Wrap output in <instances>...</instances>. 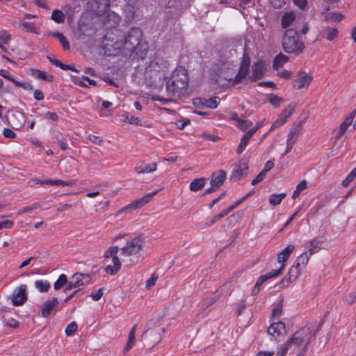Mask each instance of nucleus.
Returning <instances> with one entry per match:
<instances>
[{
    "label": "nucleus",
    "instance_id": "nucleus-54",
    "mask_svg": "<svg viewBox=\"0 0 356 356\" xmlns=\"http://www.w3.org/2000/svg\"><path fill=\"white\" fill-rule=\"evenodd\" d=\"M54 184L56 186H72L74 184L73 181H65L60 179H55Z\"/></svg>",
    "mask_w": 356,
    "mask_h": 356
},
{
    "label": "nucleus",
    "instance_id": "nucleus-37",
    "mask_svg": "<svg viewBox=\"0 0 356 356\" xmlns=\"http://www.w3.org/2000/svg\"><path fill=\"white\" fill-rule=\"evenodd\" d=\"M67 285V278L65 274H61L58 279L55 282L54 284V289L55 290H59L65 285Z\"/></svg>",
    "mask_w": 356,
    "mask_h": 356
},
{
    "label": "nucleus",
    "instance_id": "nucleus-53",
    "mask_svg": "<svg viewBox=\"0 0 356 356\" xmlns=\"http://www.w3.org/2000/svg\"><path fill=\"white\" fill-rule=\"evenodd\" d=\"M88 139L94 144H96L99 146H102L104 143V140L102 138L95 135H89Z\"/></svg>",
    "mask_w": 356,
    "mask_h": 356
},
{
    "label": "nucleus",
    "instance_id": "nucleus-11",
    "mask_svg": "<svg viewBox=\"0 0 356 356\" xmlns=\"http://www.w3.org/2000/svg\"><path fill=\"white\" fill-rule=\"evenodd\" d=\"M286 333L285 324L282 321L272 323L268 329V334L272 336L275 341H279V337Z\"/></svg>",
    "mask_w": 356,
    "mask_h": 356
},
{
    "label": "nucleus",
    "instance_id": "nucleus-1",
    "mask_svg": "<svg viewBox=\"0 0 356 356\" xmlns=\"http://www.w3.org/2000/svg\"><path fill=\"white\" fill-rule=\"evenodd\" d=\"M188 84V76L186 70L183 67H177L166 83V91L168 97H162L159 95L152 97L154 101H159L164 104L172 101V98L176 94L182 93Z\"/></svg>",
    "mask_w": 356,
    "mask_h": 356
},
{
    "label": "nucleus",
    "instance_id": "nucleus-42",
    "mask_svg": "<svg viewBox=\"0 0 356 356\" xmlns=\"http://www.w3.org/2000/svg\"><path fill=\"white\" fill-rule=\"evenodd\" d=\"M356 178V168L353 169L347 177L342 181V186L347 187Z\"/></svg>",
    "mask_w": 356,
    "mask_h": 356
},
{
    "label": "nucleus",
    "instance_id": "nucleus-35",
    "mask_svg": "<svg viewBox=\"0 0 356 356\" xmlns=\"http://www.w3.org/2000/svg\"><path fill=\"white\" fill-rule=\"evenodd\" d=\"M35 286L42 293H46L50 288V284L47 280H37L35 282Z\"/></svg>",
    "mask_w": 356,
    "mask_h": 356
},
{
    "label": "nucleus",
    "instance_id": "nucleus-36",
    "mask_svg": "<svg viewBox=\"0 0 356 356\" xmlns=\"http://www.w3.org/2000/svg\"><path fill=\"white\" fill-rule=\"evenodd\" d=\"M295 19V15L293 13H285L282 17V25L283 28L289 26Z\"/></svg>",
    "mask_w": 356,
    "mask_h": 356
},
{
    "label": "nucleus",
    "instance_id": "nucleus-64",
    "mask_svg": "<svg viewBox=\"0 0 356 356\" xmlns=\"http://www.w3.org/2000/svg\"><path fill=\"white\" fill-rule=\"evenodd\" d=\"M45 118L51 120L52 121L57 122L59 120L58 115L54 112H47L45 114Z\"/></svg>",
    "mask_w": 356,
    "mask_h": 356
},
{
    "label": "nucleus",
    "instance_id": "nucleus-60",
    "mask_svg": "<svg viewBox=\"0 0 356 356\" xmlns=\"http://www.w3.org/2000/svg\"><path fill=\"white\" fill-rule=\"evenodd\" d=\"M225 213L223 212V211H222L219 214L214 216L210 222L207 223V226H210L214 224L216 222L225 217Z\"/></svg>",
    "mask_w": 356,
    "mask_h": 356
},
{
    "label": "nucleus",
    "instance_id": "nucleus-38",
    "mask_svg": "<svg viewBox=\"0 0 356 356\" xmlns=\"http://www.w3.org/2000/svg\"><path fill=\"white\" fill-rule=\"evenodd\" d=\"M307 188V181L305 180H302L296 186V190L294 191L292 197L293 199L297 198L300 193Z\"/></svg>",
    "mask_w": 356,
    "mask_h": 356
},
{
    "label": "nucleus",
    "instance_id": "nucleus-6",
    "mask_svg": "<svg viewBox=\"0 0 356 356\" xmlns=\"http://www.w3.org/2000/svg\"><path fill=\"white\" fill-rule=\"evenodd\" d=\"M160 190H156L152 193L147 194L143 197L136 200L131 202V204L124 207L121 209H120L115 214V216H118L124 212H129L134 211L135 209H139L145 206L147 204L151 199Z\"/></svg>",
    "mask_w": 356,
    "mask_h": 356
},
{
    "label": "nucleus",
    "instance_id": "nucleus-29",
    "mask_svg": "<svg viewBox=\"0 0 356 356\" xmlns=\"http://www.w3.org/2000/svg\"><path fill=\"white\" fill-rule=\"evenodd\" d=\"M248 70L249 67L241 65L238 72L234 78V84H238L241 83L247 76Z\"/></svg>",
    "mask_w": 356,
    "mask_h": 356
},
{
    "label": "nucleus",
    "instance_id": "nucleus-44",
    "mask_svg": "<svg viewBox=\"0 0 356 356\" xmlns=\"http://www.w3.org/2000/svg\"><path fill=\"white\" fill-rule=\"evenodd\" d=\"M325 17L327 20L340 22L343 18V15L339 13H330Z\"/></svg>",
    "mask_w": 356,
    "mask_h": 356
},
{
    "label": "nucleus",
    "instance_id": "nucleus-47",
    "mask_svg": "<svg viewBox=\"0 0 356 356\" xmlns=\"http://www.w3.org/2000/svg\"><path fill=\"white\" fill-rule=\"evenodd\" d=\"M75 9H76L75 6H72L70 5H66L63 8L64 12H65L64 14L66 15L69 19H72L73 15L75 13Z\"/></svg>",
    "mask_w": 356,
    "mask_h": 356
},
{
    "label": "nucleus",
    "instance_id": "nucleus-5",
    "mask_svg": "<svg viewBox=\"0 0 356 356\" xmlns=\"http://www.w3.org/2000/svg\"><path fill=\"white\" fill-rule=\"evenodd\" d=\"M144 240L140 237H135L127 242L126 245L121 248L122 256L129 257L131 264H137L141 259V252L144 248Z\"/></svg>",
    "mask_w": 356,
    "mask_h": 356
},
{
    "label": "nucleus",
    "instance_id": "nucleus-61",
    "mask_svg": "<svg viewBox=\"0 0 356 356\" xmlns=\"http://www.w3.org/2000/svg\"><path fill=\"white\" fill-rule=\"evenodd\" d=\"M266 177V174H264V172L261 171L256 177L252 181V184L255 185L260 181H261L263 179H264Z\"/></svg>",
    "mask_w": 356,
    "mask_h": 356
},
{
    "label": "nucleus",
    "instance_id": "nucleus-52",
    "mask_svg": "<svg viewBox=\"0 0 356 356\" xmlns=\"http://www.w3.org/2000/svg\"><path fill=\"white\" fill-rule=\"evenodd\" d=\"M22 26L28 32L36 33L35 27L31 22H24L22 24Z\"/></svg>",
    "mask_w": 356,
    "mask_h": 356
},
{
    "label": "nucleus",
    "instance_id": "nucleus-31",
    "mask_svg": "<svg viewBox=\"0 0 356 356\" xmlns=\"http://www.w3.org/2000/svg\"><path fill=\"white\" fill-rule=\"evenodd\" d=\"M51 19L54 20L56 23H63L65 22V14L62 10L55 9L53 10L51 13Z\"/></svg>",
    "mask_w": 356,
    "mask_h": 356
},
{
    "label": "nucleus",
    "instance_id": "nucleus-23",
    "mask_svg": "<svg viewBox=\"0 0 356 356\" xmlns=\"http://www.w3.org/2000/svg\"><path fill=\"white\" fill-rule=\"evenodd\" d=\"M252 136V131H247L242 138L241 139V142L236 149V153L238 154H241L243 150L245 149V147L247 146L249 140Z\"/></svg>",
    "mask_w": 356,
    "mask_h": 356
},
{
    "label": "nucleus",
    "instance_id": "nucleus-27",
    "mask_svg": "<svg viewBox=\"0 0 356 356\" xmlns=\"http://www.w3.org/2000/svg\"><path fill=\"white\" fill-rule=\"evenodd\" d=\"M289 61V57L280 53L273 60V66L275 70L282 67V65Z\"/></svg>",
    "mask_w": 356,
    "mask_h": 356
},
{
    "label": "nucleus",
    "instance_id": "nucleus-2",
    "mask_svg": "<svg viewBox=\"0 0 356 356\" xmlns=\"http://www.w3.org/2000/svg\"><path fill=\"white\" fill-rule=\"evenodd\" d=\"M315 338V332L312 333V327L307 325L297 330L286 341V345L291 349L303 346L298 356L303 355L307 350L308 345L312 339Z\"/></svg>",
    "mask_w": 356,
    "mask_h": 356
},
{
    "label": "nucleus",
    "instance_id": "nucleus-51",
    "mask_svg": "<svg viewBox=\"0 0 356 356\" xmlns=\"http://www.w3.org/2000/svg\"><path fill=\"white\" fill-rule=\"evenodd\" d=\"M269 102L272 105L278 106L280 103L283 102V99L277 95H271L269 98Z\"/></svg>",
    "mask_w": 356,
    "mask_h": 356
},
{
    "label": "nucleus",
    "instance_id": "nucleus-32",
    "mask_svg": "<svg viewBox=\"0 0 356 356\" xmlns=\"http://www.w3.org/2000/svg\"><path fill=\"white\" fill-rule=\"evenodd\" d=\"M33 74L39 79L52 82L54 81V76L51 74H47V72L41 71L40 70H35L33 71Z\"/></svg>",
    "mask_w": 356,
    "mask_h": 356
},
{
    "label": "nucleus",
    "instance_id": "nucleus-39",
    "mask_svg": "<svg viewBox=\"0 0 356 356\" xmlns=\"http://www.w3.org/2000/svg\"><path fill=\"white\" fill-rule=\"evenodd\" d=\"M282 268H283V266L280 269L272 270L271 271L268 272L266 275H261L260 277L263 279L264 277V281L266 282L270 278L276 277L279 276L282 273Z\"/></svg>",
    "mask_w": 356,
    "mask_h": 356
},
{
    "label": "nucleus",
    "instance_id": "nucleus-28",
    "mask_svg": "<svg viewBox=\"0 0 356 356\" xmlns=\"http://www.w3.org/2000/svg\"><path fill=\"white\" fill-rule=\"evenodd\" d=\"M301 273V268L298 267L296 265L292 266L287 275L288 280L287 284L295 281Z\"/></svg>",
    "mask_w": 356,
    "mask_h": 356
},
{
    "label": "nucleus",
    "instance_id": "nucleus-58",
    "mask_svg": "<svg viewBox=\"0 0 356 356\" xmlns=\"http://www.w3.org/2000/svg\"><path fill=\"white\" fill-rule=\"evenodd\" d=\"M56 140H57V142L59 143L61 149L66 150L68 149L67 143L65 141H63L62 139V134L60 133L57 134Z\"/></svg>",
    "mask_w": 356,
    "mask_h": 356
},
{
    "label": "nucleus",
    "instance_id": "nucleus-43",
    "mask_svg": "<svg viewBox=\"0 0 356 356\" xmlns=\"http://www.w3.org/2000/svg\"><path fill=\"white\" fill-rule=\"evenodd\" d=\"M77 325L75 322L70 323L65 329V334L67 336H72L75 334L77 330Z\"/></svg>",
    "mask_w": 356,
    "mask_h": 356
},
{
    "label": "nucleus",
    "instance_id": "nucleus-59",
    "mask_svg": "<svg viewBox=\"0 0 356 356\" xmlns=\"http://www.w3.org/2000/svg\"><path fill=\"white\" fill-rule=\"evenodd\" d=\"M289 349L291 348L287 346L286 343L285 342L282 345L280 350L277 353L276 356H285Z\"/></svg>",
    "mask_w": 356,
    "mask_h": 356
},
{
    "label": "nucleus",
    "instance_id": "nucleus-13",
    "mask_svg": "<svg viewBox=\"0 0 356 356\" xmlns=\"http://www.w3.org/2000/svg\"><path fill=\"white\" fill-rule=\"evenodd\" d=\"M313 79L312 76L310 74L301 71L297 75L296 79H294V87L297 89H301L305 87H307Z\"/></svg>",
    "mask_w": 356,
    "mask_h": 356
},
{
    "label": "nucleus",
    "instance_id": "nucleus-45",
    "mask_svg": "<svg viewBox=\"0 0 356 356\" xmlns=\"http://www.w3.org/2000/svg\"><path fill=\"white\" fill-rule=\"evenodd\" d=\"M125 122H128L129 124H135V125H140V120L138 118L134 117L129 113H127L125 115Z\"/></svg>",
    "mask_w": 356,
    "mask_h": 356
},
{
    "label": "nucleus",
    "instance_id": "nucleus-17",
    "mask_svg": "<svg viewBox=\"0 0 356 356\" xmlns=\"http://www.w3.org/2000/svg\"><path fill=\"white\" fill-rule=\"evenodd\" d=\"M356 115V109L350 113L345 118L344 121L341 124L339 130L336 136V139H339L346 131L348 128L351 125Z\"/></svg>",
    "mask_w": 356,
    "mask_h": 356
},
{
    "label": "nucleus",
    "instance_id": "nucleus-40",
    "mask_svg": "<svg viewBox=\"0 0 356 356\" xmlns=\"http://www.w3.org/2000/svg\"><path fill=\"white\" fill-rule=\"evenodd\" d=\"M309 259V255H308L307 252H305L302 254L300 255L296 260V266L300 268L301 265H307Z\"/></svg>",
    "mask_w": 356,
    "mask_h": 356
},
{
    "label": "nucleus",
    "instance_id": "nucleus-15",
    "mask_svg": "<svg viewBox=\"0 0 356 356\" xmlns=\"http://www.w3.org/2000/svg\"><path fill=\"white\" fill-rule=\"evenodd\" d=\"M58 300L56 298H53L41 305V314L44 318H48L54 311L58 307Z\"/></svg>",
    "mask_w": 356,
    "mask_h": 356
},
{
    "label": "nucleus",
    "instance_id": "nucleus-18",
    "mask_svg": "<svg viewBox=\"0 0 356 356\" xmlns=\"http://www.w3.org/2000/svg\"><path fill=\"white\" fill-rule=\"evenodd\" d=\"M248 172V165L247 162L241 161L237 164L232 174V178L241 179L243 177L246 176Z\"/></svg>",
    "mask_w": 356,
    "mask_h": 356
},
{
    "label": "nucleus",
    "instance_id": "nucleus-3",
    "mask_svg": "<svg viewBox=\"0 0 356 356\" xmlns=\"http://www.w3.org/2000/svg\"><path fill=\"white\" fill-rule=\"evenodd\" d=\"M142 35L143 33L140 29L132 27L122 40L115 42V48L126 51V54H131L139 44Z\"/></svg>",
    "mask_w": 356,
    "mask_h": 356
},
{
    "label": "nucleus",
    "instance_id": "nucleus-19",
    "mask_svg": "<svg viewBox=\"0 0 356 356\" xmlns=\"http://www.w3.org/2000/svg\"><path fill=\"white\" fill-rule=\"evenodd\" d=\"M226 179V172L220 170L211 175V185L216 186L218 189L222 185Z\"/></svg>",
    "mask_w": 356,
    "mask_h": 356
},
{
    "label": "nucleus",
    "instance_id": "nucleus-9",
    "mask_svg": "<svg viewBox=\"0 0 356 356\" xmlns=\"http://www.w3.org/2000/svg\"><path fill=\"white\" fill-rule=\"evenodd\" d=\"M90 275L89 274L76 273L71 277L70 281L67 282V285L65 288V291L86 285L90 282Z\"/></svg>",
    "mask_w": 356,
    "mask_h": 356
},
{
    "label": "nucleus",
    "instance_id": "nucleus-48",
    "mask_svg": "<svg viewBox=\"0 0 356 356\" xmlns=\"http://www.w3.org/2000/svg\"><path fill=\"white\" fill-rule=\"evenodd\" d=\"M264 278L263 279L261 277H259L254 288L251 291V294L252 296H257L259 293V292L260 291V286L264 282Z\"/></svg>",
    "mask_w": 356,
    "mask_h": 356
},
{
    "label": "nucleus",
    "instance_id": "nucleus-56",
    "mask_svg": "<svg viewBox=\"0 0 356 356\" xmlns=\"http://www.w3.org/2000/svg\"><path fill=\"white\" fill-rule=\"evenodd\" d=\"M286 0H269L272 6L277 9L282 8L286 3Z\"/></svg>",
    "mask_w": 356,
    "mask_h": 356
},
{
    "label": "nucleus",
    "instance_id": "nucleus-22",
    "mask_svg": "<svg viewBox=\"0 0 356 356\" xmlns=\"http://www.w3.org/2000/svg\"><path fill=\"white\" fill-rule=\"evenodd\" d=\"M323 38L332 41L338 35V30L334 27H325L321 32Z\"/></svg>",
    "mask_w": 356,
    "mask_h": 356
},
{
    "label": "nucleus",
    "instance_id": "nucleus-30",
    "mask_svg": "<svg viewBox=\"0 0 356 356\" xmlns=\"http://www.w3.org/2000/svg\"><path fill=\"white\" fill-rule=\"evenodd\" d=\"M137 329V325H134L131 328L129 334V339L126 347L124 348V353H126L128 352L133 346L135 342V334Z\"/></svg>",
    "mask_w": 356,
    "mask_h": 356
},
{
    "label": "nucleus",
    "instance_id": "nucleus-4",
    "mask_svg": "<svg viewBox=\"0 0 356 356\" xmlns=\"http://www.w3.org/2000/svg\"><path fill=\"white\" fill-rule=\"evenodd\" d=\"M282 47L285 52L299 55L303 52L305 44L299 39L298 32L292 29L285 31L282 38Z\"/></svg>",
    "mask_w": 356,
    "mask_h": 356
},
{
    "label": "nucleus",
    "instance_id": "nucleus-24",
    "mask_svg": "<svg viewBox=\"0 0 356 356\" xmlns=\"http://www.w3.org/2000/svg\"><path fill=\"white\" fill-rule=\"evenodd\" d=\"M206 181V179L203 177L195 179L190 184V190L193 192L201 190L205 186Z\"/></svg>",
    "mask_w": 356,
    "mask_h": 356
},
{
    "label": "nucleus",
    "instance_id": "nucleus-14",
    "mask_svg": "<svg viewBox=\"0 0 356 356\" xmlns=\"http://www.w3.org/2000/svg\"><path fill=\"white\" fill-rule=\"evenodd\" d=\"M252 73L250 79L252 81H257L264 76L266 71V64L263 61H257L252 65Z\"/></svg>",
    "mask_w": 356,
    "mask_h": 356
},
{
    "label": "nucleus",
    "instance_id": "nucleus-41",
    "mask_svg": "<svg viewBox=\"0 0 356 356\" xmlns=\"http://www.w3.org/2000/svg\"><path fill=\"white\" fill-rule=\"evenodd\" d=\"M119 250V248L118 246H111L108 248L104 254V257L105 259H108L110 257H113L115 255L117 254Z\"/></svg>",
    "mask_w": 356,
    "mask_h": 356
},
{
    "label": "nucleus",
    "instance_id": "nucleus-21",
    "mask_svg": "<svg viewBox=\"0 0 356 356\" xmlns=\"http://www.w3.org/2000/svg\"><path fill=\"white\" fill-rule=\"evenodd\" d=\"M112 262L113 265L107 266L104 271L108 275H115L120 270L121 268V262L118 257L117 254L112 258Z\"/></svg>",
    "mask_w": 356,
    "mask_h": 356
},
{
    "label": "nucleus",
    "instance_id": "nucleus-10",
    "mask_svg": "<svg viewBox=\"0 0 356 356\" xmlns=\"http://www.w3.org/2000/svg\"><path fill=\"white\" fill-rule=\"evenodd\" d=\"M76 162L77 161L72 157L62 159L59 163L60 168L64 172L75 177L78 174V170L75 168Z\"/></svg>",
    "mask_w": 356,
    "mask_h": 356
},
{
    "label": "nucleus",
    "instance_id": "nucleus-50",
    "mask_svg": "<svg viewBox=\"0 0 356 356\" xmlns=\"http://www.w3.org/2000/svg\"><path fill=\"white\" fill-rule=\"evenodd\" d=\"M7 216H2L1 215V229L11 228L14 225V222L13 220H7V219L3 220V218H4Z\"/></svg>",
    "mask_w": 356,
    "mask_h": 356
},
{
    "label": "nucleus",
    "instance_id": "nucleus-20",
    "mask_svg": "<svg viewBox=\"0 0 356 356\" xmlns=\"http://www.w3.org/2000/svg\"><path fill=\"white\" fill-rule=\"evenodd\" d=\"M134 170L137 174L151 173L157 170V164L155 162L152 163L142 162L140 165H137Z\"/></svg>",
    "mask_w": 356,
    "mask_h": 356
},
{
    "label": "nucleus",
    "instance_id": "nucleus-8",
    "mask_svg": "<svg viewBox=\"0 0 356 356\" xmlns=\"http://www.w3.org/2000/svg\"><path fill=\"white\" fill-rule=\"evenodd\" d=\"M26 291L27 286L26 284H21L14 290L11 296V301L14 306H22L27 301Z\"/></svg>",
    "mask_w": 356,
    "mask_h": 356
},
{
    "label": "nucleus",
    "instance_id": "nucleus-7",
    "mask_svg": "<svg viewBox=\"0 0 356 356\" xmlns=\"http://www.w3.org/2000/svg\"><path fill=\"white\" fill-rule=\"evenodd\" d=\"M87 7L89 11L97 15H102L110 7L109 0H88Z\"/></svg>",
    "mask_w": 356,
    "mask_h": 356
},
{
    "label": "nucleus",
    "instance_id": "nucleus-55",
    "mask_svg": "<svg viewBox=\"0 0 356 356\" xmlns=\"http://www.w3.org/2000/svg\"><path fill=\"white\" fill-rule=\"evenodd\" d=\"M157 279L158 276L155 274H153L152 277L146 282V289H149L152 286H153L155 284Z\"/></svg>",
    "mask_w": 356,
    "mask_h": 356
},
{
    "label": "nucleus",
    "instance_id": "nucleus-62",
    "mask_svg": "<svg viewBox=\"0 0 356 356\" xmlns=\"http://www.w3.org/2000/svg\"><path fill=\"white\" fill-rule=\"evenodd\" d=\"M3 134L5 137L8 138H14L16 136V134L8 128H5L3 131Z\"/></svg>",
    "mask_w": 356,
    "mask_h": 356
},
{
    "label": "nucleus",
    "instance_id": "nucleus-57",
    "mask_svg": "<svg viewBox=\"0 0 356 356\" xmlns=\"http://www.w3.org/2000/svg\"><path fill=\"white\" fill-rule=\"evenodd\" d=\"M15 85L17 86V87H21L22 88H24V90H32L33 89V86L30 83H23V82H20V81H16L15 82Z\"/></svg>",
    "mask_w": 356,
    "mask_h": 356
},
{
    "label": "nucleus",
    "instance_id": "nucleus-16",
    "mask_svg": "<svg viewBox=\"0 0 356 356\" xmlns=\"http://www.w3.org/2000/svg\"><path fill=\"white\" fill-rule=\"evenodd\" d=\"M305 122V120H302L294 123L292 125L290 131L287 136L288 140L293 143H296L298 140L299 135L300 134Z\"/></svg>",
    "mask_w": 356,
    "mask_h": 356
},
{
    "label": "nucleus",
    "instance_id": "nucleus-26",
    "mask_svg": "<svg viewBox=\"0 0 356 356\" xmlns=\"http://www.w3.org/2000/svg\"><path fill=\"white\" fill-rule=\"evenodd\" d=\"M49 35L52 36L57 40H59L63 47L65 50L70 49V44L67 41V38L64 36V35L60 32H51L49 33Z\"/></svg>",
    "mask_w": 356,
    "mask_h": 356
},
{
    "label": "nucleus",
    "instance_id": "nucleus-49",
    "mask_svg": "<svg viewBox=\"0 0 356 356\" xmlns=\"http://www.w3.org/2000/svg\"><path fill=\"white\" fill-rule=\"evenodd\" d=\"M282 307H283L282 300H280L273 308V312H272V316H277L281 315L282 313Z\"/></svg>",
    "mask_w": 356,
    "mask_h": 356
},
{
    "label": "nucleus",
    "instance_id": "nucleus-25",
    "mask_svg": "<svg viewBox=\"0 0 356 356\" xmlns=\"http://www.w3.org/2000/svg\"><path fill=\"white\" fill-rule=\"evenodd\" d=\"M294 250V245H288L286 248L282 250L277 255L278 262L282 263L287 260L291 253Z\"/></svg>",
    "mask_w": 356,
    "mask_h": 356
},
{
    "label": "nucleus",
    "instance_id": "nucleus-46",
    "mask_svg": "<svg viewBox=\"0 0 356 356\" xmlns=\"http://www.w3.org/2000/svg\"><path fill=\"white\" fill-rule=\"evenodd\" d=\"M252 125V122H251L250 120H245L243 119L238 123V127L243 131H246Z\"/></svg>",
    "mask_w": 356,
    "mask_h": 356
},
{
    "label": "nucleus",
    "instance_id": "nucleus-33",
    "mask_svg": "<svg viewBox=\"0 0 356 356\" xmlns=\"http://www.w3.org/2000/svg\"><path fill=\"white\" fill-rule=\"evenodd\" d=\"M296 108V104L291 103L288 106L282 111L280 118L282 119L285 122L287 119L292 115Z\"/></svg>",
    "mask_w": 356,
    "mask_h": 356
},
{
    "label": "nucleus",
    "instance_id": "nucleus-12",
    "mask_svg": "<svg viewBox=\"0 0 356 356\" xmlns=\"http://www.w3.org/2000/svg\"><path fill=\"white\" fill-rule=\"evenodd\" d=\"M220 102L219 97H213L209 99H196L194 100V105L197 107L209 108H216Z\"/></svg>",
    "mask_w": 356,
    "mask_h": 356
},
{
    "label": "nucleus",
    "instance_id": "nucleus-34",
    "mask_svg": "<svg viewBox=\"0 0 356 356\" xmlns=\"http://www.w3.org/2000/svg\"><path fill=\"white\" fill-rule=\"evenodd\" d=\"M286 196V194L285 193L280 194H273L269 198V203L273 206H277L281 203L282 200L285 198Z\"/></svg>",
    "mask_w": 356,
    "mask_h": 356
},
{
    "label": "nucleus",
    "instance_id": "nucleus-63",
    "mask_svg": "<svg viewBox=\"0 0 356 356\" xmlns=\"http://www.w3.org/2000/svg\"><path fill=\"white\" fill-rule=\"evenodd\" d=\"M345 301L348 305L353 304L354 302H356V294H355V293H350V294H348V296H346Z\"/></svg>",
    "mask_w": 356,
    "mask_h": 356
}]
</instances>
